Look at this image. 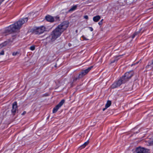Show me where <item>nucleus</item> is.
Returning <instances> with one entry per match:
<instances>
[{"label":"nucleus","instance_id":"1","mask_svg":"<svg viewBox=\"0 0 153 153\" xmlns=\"http://www.w3.org/2000/svg\"><path fill=\"white\" fill-rule=\"evenodd\" d=\"M68 25L69 23L67 21L64 22L59 25L52 32L51 36V40L53 41L59 36L67 28Z\"/></svg>","mask_w":153,"mask_h":153},{"label":"nucleus","instance_id":"2","mask_svg":"<svg viewBox=\"0 0 153 153\" xmlns=\"http://www.w3.org/2000/svg\"><path fill=\"white\" fill-rule=\"evenodd\" d=\"M28 20V18L26 17L19 20L14 24L11 25L7 27L5 30V32L6 33H10L15 32L16 29H19L24 23L27 22Z\"/></svg>","mask_w":153,"mask_h":153},{"label":"nucleus","instance_id":"3","mask_svg":"<svg viewBox=\"0 0 153 153\" xmlns=\"http://www.w3.org/2000/svg\"><path fill=\"white\" fill-rule=\"evenodd\" d=\"M126 82V79H123L122 77L120 78L118 81L115 82L111 86L112 88H114L120 86L121 84Z\"/></svg>","mask_w":153,"mask_h":153},{"label":"nucleus","instance_id":"4","mask_svg":"<svg viewBox=\"0 0 153 153\" xmlns=\"http://www.w3.org/2000/svg\"><path fill=\"white\" fill-rule=\"evenodd\" d=\"M45 30V28L42 26L40 27H36L33 30V32L35 34H40Z\"/></svg>","mask_w":153,"mask_h":153},{"label":"nucleus","instance_id":"5","mask_svg":"<svg viewBox=\"0 0 153 153\" xmlns=\"http://www.w3.org/2000/svg\"><path fill=\"white\" fill-rule=\"evenodd\" d=\"M134 152L136 153H149V150L144 148L139 147L136 149Z\"/></svg>","mask_w":153,"mask_h":153},{"label":"nucleus","instance_id":"6","mask_svg":"<svg viewBox=\"0 0 153 153\" xmlns=\"http://www.w3.org/2000/svg\"><path fill=\"white\" fill-rule=\"evenodd\" d=\"M133 74V72L132 71H130L129 72L126 73L125 75L122 77L123 78V79H126V82L132 76Z\"/></svg>","mask_w":153,"mask_h":153},{"label":"nucleus","instance_id":"7","mask_svg":"<svg viewBox=\"0 0 153 153\" xmlns=\"http://www.w3.org/2000/svg\"><path fill=\"white\" fill-rule=\"evenodd\" d=\"M93 66H91L88 68L87 69L82 71V72L79 75V78H81L87 74L92 69Z\"/></svg>","mask_w":153,"mask_h":153},{"label":"nucleus","instance_id":"8","mask_svg":"<svg viewBox=\"0 0 153 153\" xmlns=\"http://www.w3.org/2000/svg\"><path fill=\"white\" fill-rule=\"evenodd\" d=\"M65 100H62L53 109V113H56L60 108L63 105L65 102Z\"/></svg>","mask_w":153,"mask_h":153},{"label":"nucleus","instance_id":"9","mask_svg":"<svg viewBox=\"0 0 153 153\" xmlns=\"http://www.w3.org/2000/svg\"><path fill=\"white\" fill-rule=\"evenodd\" d=\"M18 106L17 103L16 102H14L12 104V109L11 110V112L13 115H15L16 111L17 110Z\"/></svg>","mask_w":153,"mask_h":153},{"label":"nucleus","instance_id":"10","mask_svg":"<svg viewBox=\"0 0 153 153\" xmlns=\"http://www.w3.org/2000/svg\"><path fill=\"white\" fill-rule=\"evenodd\" d=\"M59 17L58 16L53 17L51 16H48V22H53L59 19Z\"/></svg>","mask_w":153,"mask_h":153},{"label":"nucleus","instance_id":"11","mask_svg":"<svg viewBox=\"0 0 153 153\" xmlns=\"http://www.w3.org/2000/svg\"><path fill=\"white\" fill-rule=\"evenodd\" d=\"M100 16H97L93 18V20L95 22H97L100 19Z\"/></svg>","mask_w":153,"mask_h":153},{"label":"nucleus","instance_id":"12","mask_svg":"<svg viewBox=\"0 0 153 153\" xmlns=\"http://www.w3.org/2000/svg\"><path fill=\"white\" fill-rule=\"evenodd\" d=\"M88 143L89 142L88 141H87V142L85 143L82 145L80 147V149L84 148L85 146L88 144Z\"/></svg>","mask_w":153,"mask_h":153},{"label":"nucleus","instance_id":"13","mask_svg":"<svg viewBox=\"0 0 153 153\" xmlns=\"http://www.w3.org/2000/svg\"><path fill=\"white\" fill-rule=\"evenodd\" d=\"M111 102L110 101H108L107 103L105 104V107L106 108H107L109 107L111 105Z\"/></svg>","mask_w":153,"mask_h":153},{"label":"nucleus","instance_id":"14","mask_svg":"<svg viewBox=\"0 0 153 153\" xmlns=\"http://www.w3.org/2000/svg\"><path fill=\"white\" fill-rule=\"evenodd\" d=\"M77 7L76 5H74L73 7H72L70 9L69 11H73L76 10Z\"/></svg>","mask_w":153,"mask_h":153},{"label":"nucleus","instance_id":"15","mask_svg":"<svg viewBox=\"0 0 153 153\" xmlns=\"http://www.w3.org/2000/svg\"><path fill=\"white\" fill-rule=\"evenodd\" d=\"M7 45V42H6L0 45V49L2 47L6 46Z\"/></svg>","mask_w":153,"mask_h":153},{"label":"nucleus","instance_id":"16","mask_svg":"<svg viewBox=\"0 0 153 153\" xmlns=\"http://www.w3.org/2000/svg\"><path fill=\"white\" fill-rule=\"evenodd\" d=\"M150 66L151 67H153V60H152L151 63L150 65H148L147 66H146V68H149Z\"/></svg>","mask_w":153,"mask_h":153},{"label":"nucleus","instance_id":"17","mask_svg":"<svg viewBox=\"0 0 153 153\" xmlns=\"http://www.w3.org/2000/svg\"><path fill=\"white\" fill-rule=\"evenodd\" d=\"M19 54V52L18 51L14 52L13 53L12 55L13 56H15Z\"/></svg>","mask_w":153,"mask_h":153},{"label":"nucleus","instance_id":"18","mask_svg":"<svg viewBox=\"0 0 153 153\" xmlns=\"http://www.w3.org/2000/svg\"><path fill=\"white\" fill-rule=\"evenodd\" d=\"M30 49L31 51H33L35 49V46L34 45L31 46L30 47Z\"/></svg>","mask_w":153,"mask_h":153},{"label":"nucleus","instance_id":"19","mask_svg":"<svg viewBox=\"0 0 153 153\" xmlns=\"http://www.w3.org/2000/svg\"><path fill=\"white\" fill-rule=\"evenodd\" d=\"M4 54V50H2L0 52V55H3Z\"/></svg>","mask_w":153,"mask_h":153},{"label":"nucleus","instance_id":"20","mask_svg":"<svg viewBox=\"0 0 153 153\" xmlns=\"http://www.w3.org/2000/svg\"><path fill=\"white\" fill-rule=\"evenodd\" d=\"M103 21V19H102L100 21V22H99V23H98L100 25H102V23Z\"/></svg>","mask_w":153,"mask_h":153},{"label":"nucleus","instance_id":"21","mask_svg":"<svg viewBox=\"0 0 153 153\" xmlns=\"http://www.w3.org/2000/svg\"><path fill=\"white\" fill-rule=\"evenodd\" d=\"M84 18L85 19H88V16L87 15L85 16H84Z\"/></svg>","mask_w":153,"mask_h":153},{"label":"nucleus","instance_id":"22","mask_svg":"<svg viewBox=\"0 0 153 153\" xmlns=\"http://www.w3.org/2000/svg\"><path fill=\"white\" fill-rule=\"evenodd\" d=\"M82 38L84 40H88V39H86L84 36H82Z\"/></svg>","mask_w":153,"mask_h":153},{"label":"nucleus","instance_id":"23","mask_svg":"<svg viewBox=\"0 0 153 153\" xmlns=\"http://www.w3.org/2000/svg\"><path fill=\"white\" fill-rule=\"evenodd\" d=\"M89 28L90 30V31H93V29L92 27H89Z\"/></svg>","mask_w":153,"mask_h":153},{"label":"nucleus","instance_id":"24","mask_svg":"<svg viewBox=\"0 0 153 153\" xmlns=\"http://www.w3.org/2000/svg\"><path fill=\"white\" fill-rule=\"evenodd\" d=\"M45 18L47 21H48V15H46L45 16Z\"/></svg>","mask_w":153,"mask_h":153},{"label":"nucleus","instance_id":"25","mask_svg":"<svg viewBox=\"0 0 153 153\" xmlns=\"http://www.w3.org/2000/svg\"><path fill=\"white\" fill-rule=\"evenodd\" d=\"M4 0H0V5L4 1Z\"/></svg>","mask_w":153,"mask_h":153},{"label":"nucleus","instance_id":"26","mask_svg":"<svg viewBox=\"0 0 153 153\" xmlns=\"http://www.w3.org/2000/svg\"><path fill=\"white\" fill-rule=\"evenodd\" d=\"M26 113V112L25 111H24L23 113L22 114V115H24Z\"/></svg>","mask_w":153,"mask_h":153},{"label":"nucleus","instance_id":"27","mask_svg":"<svg viewBox=\"0 0 153 153\" xmlns=\"http://www.w3.org/2000/svg\"><path fill=\"white\" fill-rule=\"evenodd\" d=\"M135 35H136V34H135V33H134V36H133V37H132V38H134V37L135 36Z\"/></svg>","mask_w":153,"mask_h":153},{"label":"nucleus","instance_id":"28","mask_svg":"<svg viewBox=\"0 0 153 153\" xmlns=\"http://www.w3.org/2000/svg\"><path fill=\"white\" fill-rule=\"evenodd\" d=\"M107 108H106V107H105V108H103V111H104L105 109H106Z\"/></svg>","mask_w":153,"mask_h":153},{"label":"nucleus","instance_id":"29","mask_svg":"<svg viewBox=\"0 0 153 153\" xmlns=\"http://www.w3.org/2000/svg\"><path fill=\"white\" fill-rule=\"evenodd\" d=\"M48 37V36H47V37H46V38H47Z\"/></svg>","mask_w":153,"mask_h":153},{"label":"nucleus","instance_id":"30","mask_svg":"<svg viewBox=\"0 0 153 153\" xmlns=\"http://www.w3.org/2000/svg\"><path fill=\"white\" fill-rule=\"evenodd\" d=\"M76 32H77V30H76Z\"/></svg>","mask_w":153,"mask_h":153}]
</instances>
